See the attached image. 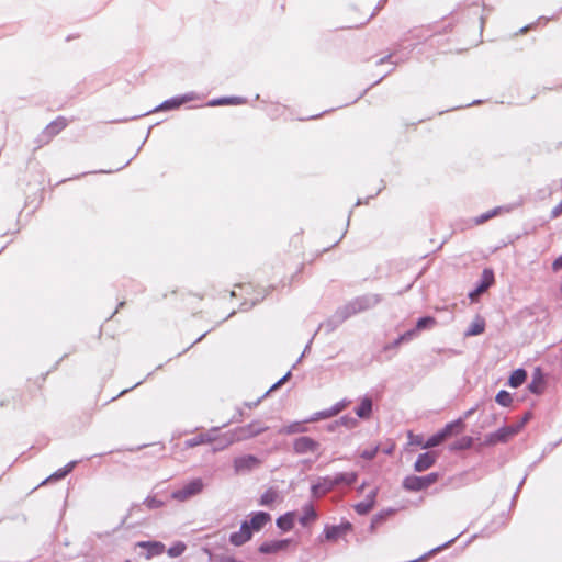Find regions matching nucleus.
Here are the masks:
<instances>
[{
  "mask_svg": "<svg viewBox=\"0 0 562 562\" xmlns=\"http://www.w3.org/2000/svg\"><path fill=\"white\" fill-rule=\"evenodd\" d=\"M268 429L261 422H252L246 426L238 427L231 432H227L223 436L222 440L224 441L223 446L218 447V449H223L236 441H243L256 437ZM217 450V448H215Z\"/></svg>",
  "mask_w": 562,
  "mask_h": 562,
  "instance_id": "1",
  "label": "nucleus"
},
{
  "mask_svg": "<svg viewBox=\"0 0 562 562\" xmlns=\"http://www.w3.org/2000/svg\"><path fill=\"white\" fill-rule=\"evenodd\" d=\"M378 301L379 300L376 296L357 299V300L348 303L340 310H338L336 313V316L339 318L340 322H342V321L347 319L348 317H350L351 315H355L359 312H362V311L373 306L374 304L378 303Z\"/></svg>",
  "mask_w": 562,
  "mask_h": 562,
  "instance_id": "2",
  "label": "nucleus"
},
{
  "mask_svg": "<svg viewBox=\"0 0 562 562\" xmlns=\"http://www.w3.org/2000/svg\"><path fill=\"white\" fill-rule=\"evenodd\" d=\"M464 424L462 419H457L452 423H449L445 426V428L437 432L436 435L428 438L423 445V449H429L439 446L448 437H450L454 431L459 432L463 429Z\"/></svg>",
  "mask_w": 562,
  "mask_h": 562,
  "instance_id": "3",
  "label": "nucleus"
},
{
  "mask_svg": "<svg viewBox=\"0 0 562 562\" xmlns=\"http://www.w3.org/2000/svg\"><path fill=\"white\" fill-rule=\"evenodd\" d=\"M203 488L204 483L202 479H194L184 484L181 488L173 491L171 497L179 502H186L189 498L200 494Z\"/></svg>",
  "mask_w": 562,
  "mask_h": 562,
  "instance_id": "4",
  "label": "nucleus"
},
{
  "mask_svg": "<svg viewBox=\"0 0 562 562\" xmlns=\"http://www.w3.org/2000/svg\"><path fill=\"white\" fill-rule=\"evenodd\" d=\"M438 477L439 476L437 473H430L425 476L411 475L404 480L403 486L408 491L417 492L425 490L436 483Z\"/></svg>",
  "mask_w": 562,
  "mask_h": 562,
  "instance_id": "5",
  "label": "nucleus"
},
{
  "mask_svg": "<svg viewBox=\"0 0 562 562\" xmlns=\"http://www.w3.org/2000/svg\"><path fill=\"white\" fill-rule=\"evenodd\" d=\"M522 429V424H516L512 426H505L499 428L498 430L491 432L486 436L487 445H496L499 442H506L512 437L517 435Z\"/></svg>",
  "mask_w": 562,
  "mask_h": 562,
  "instance_id": "6",
  "label": "nucleus"
},
{
  "mask_svg": "<svg viewBox=\"0 0 562 562\" xmlns=\"http://www.w3.org/2000/svg\"><path fill=\"white\" fill-rule=\"evenodd\" d=\"M260 460L252 456L246 454L234 460V469L237 473L249 472L260 465Z\"/></svg>",
  "mask_w": 562,
  "mask_h": 562,
  "instance_id": "7",
  "label": "nucleus"
},
{
  "mask_svg": "<svg viewBox=\"0 0 562 562\" xmlns=\"http://www.w3.org/2000/svg\"><path fill=\"white\" fill-rule=\"evenodd\" d=\"M67 120L61 116L49 123L42 133V138L44 143H49L57 134H59L67 126Z\"/></svg>",
  "mask_w": 562,
  "mask_h": 562,
  "instance_id": "8",
  "label": "nucleus"
},
{
  "mask_svg": "<svg viewBox=\"0 0 562 562\" xmlns=\"http://www.w3.org/2000/svg\"><path fill=\"white\" fill-rule=\"evenodd\" d=\"M437 458H438V454H437V452H434V451H428V452L419 454L414 464V470L416 472H424V471L430 469L435 464Z\"/></svg>",
  "mask_w": 562,
  "mask_h": 562,
  "instance_id": "9",
  "label": "nucleus"
},
{
  "mask_svg": "<svg viewBox=\"0 0 562 562\" xmlns=\"http://www.w3.org/2000/svg\"><path fill=\"white\" fill-rule=\"evenodd\" d=\"M252 532L249 529L248 520L244 521L240 526L239 531L233 532L229 537V541L234 546H241L251 539Z\"/></svg>",
  "mask_w": 562,
  "mask_h": 562,
  "instance_id": "10",
  "label": "nucleus"
},
{
  "mask_svg": "<svg viewBox=\"0 0 562 562\" xmlns=\"http://www.w3.org/2000/svg\"><path fill=\"white\" fill-rule=\"evenodd\" d=\"M290 540L289 539H284V540H273V541H268V542H263L260 547H259V552L263 553V554H273V553H278L280 551H284L288 549L289 544H290Z\"/></svg>",
  "mask_w": 562,
  "mask_h": 562,
  "instance_id": "11",
  "label": "nucleus"
},
{
  "mask_svg": "<svg viewBox=\"0 0 562 562\" xmlns=\"http://www.w3.org/2000/svg\"><path fill=\"white\" fill-rule=\"evenodd\" d=\"M319 443L310 437H300L294 441V450L296 453L314 452L318 449Z\"/></svg>",
  "mask_w": 562,
  "mask_h": 562,
  "instance_id": "12",
  "label": "nucleus"
},
{
  "mask_svg": "<svg viewBox=\"0 0 562 562\" xmlns=\"http://www.w3.org/2000/svg\"><path fill=\"white\" fill-rule=\"evenodd\" d=\"M137 547L147 550L145 558L150 560L153 557L159 555L165 551V544L159 541H140L136 543Z\"/></svg>",
  "mask_w": 562,
  "mask_h": 562,
  "instance_id": "13",
  "label": "nucleus"
},
{
  "mask_svg": "<svg viewBox=\"0 0 562 562\" xmlns=\"http://www.w3.org/2000/svg\"><path fill=\"white\" fill-rule=\"evenodd\" d=\"M271 520V516L265 512H257L252 514L249 524L251 532L261 530L267 522Z\"/></svg>",
  "mask_w": 562,
  "mask_h": 562,
  "instance_id": "14",
  "label": "nucleus"
},
{
  "mask_svg": "<svg viewBox=\"0 0 562 562\" xmlns=\"http://www.w3.org/2000/svg\"><path fill=\"white\" fill-rule=\"evenodd\" d=\"M351 528L350 524H341L338 526H327L325 528V538L330 541H335L346 535V532Z\"/></svg>",
  "mask_w": 562,
  "mask_h": 562,
  "instance_id": "15",
  "label": "nucleus"
},
{
  "mask_svg": "<svg viewBox=\"0 0 562 562\" xmlns=\"http://www.w3.org/2000/svg\"><path fill=\"white\" fill-rule=\"evenodd\" d=\"M334 487L335 486L331 481V477H329V476L323 477L319 480V482L317 484H314L312 486V494L314 496L318 497V496L325 495L326 493L331 491Z\"/></svg>",
  "mask_w": 562,
  "mask_h": 562,
  "instance_id": "16",
  "label": "nucleus"
},
{
  "mask_svg": "<svg viewBox=\"0 0 562 562\" xmlns=\"http://www.w3.org/2000/svg\"><path fill=\"white\" fill-rule=\"evenodd\" d=\"M494 282V274L492 270L485 269L482 273V282L476 288L474 292L470 294V297L473 299L475 295H480L481 293L485 292L491 284Z\"/></svg>",
  "mask_w": 562,
  "mask_h": 562,
  "instance_id": "17",
  "label": "nucleus"
},
{
  "mask_svg": "<svg viewBox=\"0 0 562 562\" xmlns=\"http://www.w3.org/2000/svg\"><path fill=\"white\" fill-rule=\"evenodd\" d=\"M317 519V513L313 505L307 504L302 508V516L299 521L302 526L307 527Z\"/></svg>",
  "mask_w": 562,
  "mask_h": 562,
  "instance_id": "18",
  "label": "nucleus"
},
{
  "mask_svg": "<svg viewBox=\"0 0 562 562\" xmlns=\"http://www.w3.org/2000/svg\"><path fill=\"white\" fill-rule=\"evenodd\" d=\"M357 473L356 472H348V473H339L335 477H331V481L334 483V486L345 484V485H351L357 481Z\"/></svg>",
  "mask_w": 562,
  "mask_h": 562,
  "instance_id": "19",
  "label": "nucleus"
},
{
  "mask_svg": "<svg viewBox=\"0 0 562 562\" xmlns=\"http://www.w3.org/2000/svg\"><path fill=\"white\" fill-rule=\"evenodd\" d=\"M375 495L376 492L373 491L367 496V498L363 502L357 504L355 506L357 513L361 515L369 513L373 508Z\"/></svg>",
  "mask_w": 562,
  "mask_h": 562,
  "instance_id": "20",
  "label": "nucleus"
},
{
  "mask_svg": "<svg viewBox=\"0 0 562 562\" xmlns=\"http://www.w3.org/2000/svg\"><path fill=\"white\" fill-rule=\"evenodd\" d=\"M294 518H295V513L289 512L285 515L280 516L277 519V526L284 531H289L294 526Z\"/></svg>",
  "mask_w": 562,
  "mask_h": 562,
  "instance_id": "21",
  "label": "nucleus"
},
{
  "mask_svg": "<svg viewBox=\"0 0 562 562\" xmlns=\"http://www.w3.org/2000/svg\"><path fill=\"white\" fill-rule=\"evenodd\" d=\"M372 412V401L369 397H363L359 407L356 409L358 417L367 419L370 417Z\"/></svg>",
  "mask_w": 562,
  "mask_h": 562,
  "instance_id": "22",
  "label": "nucleus"
},
{
  "mask_svg": "<svg viewBox=\"0 0 562 562\" xmlns=\"http://www.w3.org/2000/svg\"><path fill=\"white\" fill-rule=\"evenodd\" d=\"M526 378L527 372L524 369H517L510 374L508 385L512 387H518L526 381Z\"/></svg>",
  "mask_w": 562,
  "mask_h": 562,
  "instance_id": "23",
  "label": "nucleus"
},
{
  "mask_svg": "<svg viewBox=\"0 0 562 562\" xmlns=\"http://www.w3.org/2000/svg\"><path fill=\"white\" fill-rule=\"evenodd\" d=\"M278 499L279 493L274 488H269L261 495L259 505L271 506Z\"/></svg>",
  "mask_w": 562,
  "mask_h": 562,
  "instance_id": "24",
  "label": "nucleus"
},
{
  "mask_svg": "<svg viewBox=\"0 0 562 562\" xmlns=\"http://www.w3.org/2000/svg\"><path fill=\"white\" fill-rule=\"evenodd\" d=\"M213 438L209 434H201L194 438H191L184 442L186 447L193 448L195 446L211 442Z\"/></svg>",
  "mask_w": 562,
  "mask_h": 562,
  "instance_id": "25",
  "label": "nucleus"
},
{
  "mask_svg": "<svg viewBox=\"0 0 562 562\" xmlns=\"http://www.w3.org/2000/svg\"><path fill=\"white\" fill-rule=\"evenodd\" d=\"M484 328H485L484 321L481 319V318H477L476 321H474L470 325V327L465 331V336H476V335H480V334H482L484 331Z\"/></svg>",
  "mask_w": 562,
  "mask_h": 562,
  "instance_id": "26",
  "label": "nucleus"
},
{
  "mask_svg": "<svg viewBox=\"0 0 562 562\" xmlns=\"http://www.w3.org/2000/svg\"><path fill=\"white\" fill-rule=\"evenodd\" d=\"M192 100L191 97H183L180 99H172L164 102L157 110H168V109H175L180 106L186 101Z\"/></svg>",
  "mask_w": 562,
  "mask_h": 562,
  "instance_id": "27",
  "label": "nucleus"
},
{
  "mask_svg": "<svg viewBox=\"0 0 562 562\" xmlns=\"http://www.w3.org/2000/svg\"><path fill=\"white\" fill-rule=\"evenodd\" d=\"M436 325V319L431 316L422 317L418 319L416 324V330L420 331L424 329H429Z\"/></svg>",
  "mask_w": 562,
  "mask_h": 562,
  "instance_id": "28",
  "label": "nucleus"
},
{
  "mask_svg": "<svg viewBox=\"0 0 562 562\" xmlns=\"http://www.w3.org/2000/svg\"><path fill=\"white\" fill-rule=\"evenodd\" d=\"M76 465V461H71L69 462L65 468L56 471L55 473H53L48 480H60L63 477H65L69 472L72 471L74 467Z\"/></svg>",
  "mask_w": 562,
  "mask_h": 562,
  "instance_id": "29",
  "label": "nucleus"
},
{
  "mask_svg": "<svg viewBox=\"0 0 562 562\" xmlns=\"http://www.w3.org/2000/svg\"><path fill=\"white\" fill-rule=\"evenodd\" d=\"M302 431H304V427L302 426V424L301 423H293V424H291L289 426H285V427L281 428L279 430V434H288V435H290V434H296V432H302Z\"/></svg>",
  "mask_w": 562,
  "mask_h": 562,
  "instance_id": "30",
  "label": "nucleus"
},
{
  "mask_svg": "<svg viewBox=\"0 0 562 562\" xmlns=\"http://www.w3.org/2000/svg\"><path fill=\"white\" fill-rule=\"evenodd\" d=\"M495 401L502 406H509L513 398L512 395L506 391H501L497 393Z\"/></svg>",
  "mask_w": 562,
  "mask_h": 562,
  "instance_id": "31",
  "label": "nucleus"
},
{
  "mask_svg": "<svg viewBox=\"0 0 562 562\" xmlns=\"http://www.w3.org/2000/svg\"><path fill=\"white\" fill-rule=\"evenodd\" d=\"M186 550V544L183 542H177L168 549V555L171 558H177L181 555Z\"/></svg>",
  "mask_w": 562,
  "mask_h": 562,
  "instance_id": "32",
  "label": "nucleus"
},
{
  "mask_svg": "<svg viewBox=\"0 0 562 562\" xmlns=\"http://www.w3.org/2000/svg\"><path fill=\"white\" fill-rule=\"evenodd\" d=\"M472 443H473V440L471 437H463L459 441L453 443L451 449H454V450L469 449L472 446Z\"/></svg>",
  "mask_w": 562,
  "mask_h": 562,
  "instance_id": "33",
  "label": "nucleus"
},
{
  "mask_svg": "<svg viewBox=\"0 0 562 562\" xmlns=\"http://www.w3.org/2000/svg\"><path fill=\"white\" fill-rule=\"evenodd\" d=\"M212 562H241L228 554H213L211 555Z\"/></svg>",
  "mask_w": 562,
  "mask_h": 562,
  "instance_id": "34",
  "label": "nucleus"
},
{
  "mask_svg": "<svg viewBox=\"0 0 562 562\" xmlns=\"http://www.w3.org/2000/svg\"><path fill=\"white\" fill-rule=\"evenodd\" d=\"M144 505L148 508V509H155V508H159L162 506V502L157 499L156 497L154 496H148L145 501H144Z\"/></svg>",
  "mask_w": 562,
  "mask_h": 562,
  "instance_id": "35",
  "label": "nucleus"
},
{
  "mask_svg": "<svg viewBox=\"0 0 562 562\" xmlns=\"http://www.w3.org/2000/svg\"><path fill=\"white\" fill-rule=\"evenodd\" d=\"M336 416L331 408L318 412L315 414L313 418H311V422H316L319 419H326Z\"/></svg>",
  "mask_w": 562,
  "mask_h": 562,
  "instance_id": "36",
  "label": "nucleus"
},
{
  "mask_svg": "<svg viewBox=\"0 0 562 562\" xmlns=\"http://www.w3.org/2000/svg\"><path fill=\"white\" fill-rule=\"evenodd\" d=\"M541 385H542V380L541 378H533L532 382L528 385V389L535 393V394H539L541 393Z\"/></svg>",
  "mask_w": 562,
  "mask_h": 562,
  "instance_id": "37",
  "label": "nucleus"
},
{
  "mask_svg": "<svg viewBox=\"0 0 562 562\" xmlns=\"http://www.w3.org/2000/svg\"><path fill=\"white\" fill-rule=\"evenodd\" d=\"M349 404L348 401H341V402H338L336 403L333 407H330L333 409V412L335 413V415H338L341 411H344L347 405Z\"/></svg>",
  "mask_w": 562,
  "mask_h": 562,
  "instance_id": "38",
  "label": "nucleus"
},
{
  "mask_svg": "<svg viewBox=\"0 0 562 562\" xmlns=\"http://www.w3.org/2000/svg\"><path fill=\"white\" fill-rule=\"evenodd\" d=\"M417 334H418V330H416V327H415L414 329L408 330V331L404 333L403 335H401L400 336V340L408 341L413 337H415Z\"/></svg>",
  "mask_w": 562,
  "mask_h": 562,
  "instance_id": "39",
  "label": "nucleus"
},
{
  "mask_svg": "<svg viewBox=\"0 0 562 562\" xmlns=\"http://www.w3.org/2000/svg\"><path fill=\"white\" fill-rule=\"evenodd\" d=\"M290 375H291V372H288L282 379H280L277 383H274L266 394H268V393L277 390L279 386H281L285 381H288Z\"/></svg>",
  "mask_w": 562,
  "mask_h": 562,
  "instance_id": "40",
  "label": "nucleus"
},
{
  "mask_svg": "<svg viewBox=\"0 0 562 562\" xmlns=\"http://www.w3.org/2000/svg\"><path fill=\"white\" fill-rule=\"evenodd\" d=\"M376 452H378V447L369 449V450H364L361 453V457L364 459L371 460L376 456Z\"/></svg>",
  "mask_w": 562,
  "mask_h": 562,
  "instance_id": "41",
  "label": "nucleus"
},
{
  "mask_svg": "<svg viewBox=\"0 0 562 562\" xmlns=\"http://www.w3.org/2000/svg\"><path fill=\"white\" fill-rule=\"evenodd\" d=\"M409 439L412 445H417L423 448V445H425L423 437L420 435L414 436L412 432H409Z\"/></svg>",
  "mask_w": 562,
  "mask_h": 562,
  "instance_id": "42",
  "label": "nucleus"
},
{
  "mask_svg": "<svg viewBox=\"0 0 562 562\" xmlns=\"http://www.w3.org/2000/svg\"><path fill=\"white\" fill-rule=\"evenodd\" d=\"M498 212V209L493 210L492 212L483 214L477 223H483L490 218H492L494 215H496Z\"/></svg>",
  "mask_w": 562,
  "mask_h": 562,
  "instance_id": "43",
  "label": "nucleus"
},
{
  "mask_svg": "<svg viewBox=\"0 0 562 562\" xmlns=\"http://www.w3.org/2000/svg\"><path fill=\"white\" fill-rule=\"evenodd\" d=\"M233 101L231 99H218V100H213L210 102V105H222V104H228V103H232Z\"/></svg>",
  "mask_w": 562,
  "mask_h": 562,
  "instance_id": "44",
  "label": "nucleus"
},
{
  "mask_svg": "<svg viewBox=\"0 0 562 562\" xmlns=\"http://www.w3.org/2000/svg\"><path fill=\"white\" fill-rule=\"evenodd\" d=\"M562 214V201L552 210V216L558 217Z\"/></svg>",
  "mask_w": 562,
  "mask_h": 562,
  "instance_id": "45",
  "label": "nucleus"
},
{
  "mask_svg": "<svg viewBox=\"0 0 562 562\" xmlns=\"http://www.w3.org/2000/svg\"><path fill=\"white\" fill-rule=\"evenodd\" d=\"M552 268L555 271L562 269V256L554 260Z\"/></svg>",
  "mask_w": 562,
  "mask_h": 562,
  "instance_id": "46",
  "label": "nucleus"
},
{
  "mask_svg": "<svg viewBox=\"0 0 562 562\" xmlns=\"http://www.w3.org/2000/svg\"><path fill=\"white\" fill-rule=\"evenodd\" d=\"M529 418H530V413H527L519 424H522V427H524L526 425V423L529 420Z\"/></svg>",
  "mask_w": 562,
  "mask_h": 562,
  "instance_id": "47",
  "label": "nucleus"
},
{
  "mask_svg": "<svg viewBox=\"0 0 562 562\" xmlns=\"http://www.w3.org/2000/svg\"><path fill=\"white\" fill-rule=\"evenodd\" d=\"M259 402H260V400H258V401H257V402H255V403L247 404V406H248L249 408H252V407H255L256 405H258V403H259Z\"/></svg>",
  "mask_w": 562,
  "mask_h": 562,
  "instance_id": "48",
  "label": "nucleus"
},
{
  "mask_svg": "<svg viewBox=\"0 0 562 562\" xmlns=\"http://www.w3.org/2000/svg\"><path fill=\"white\" fill-rule=\"evenodd\" d=\"M474 412V409H470L465 413V417H468L469 415H471L472 413Z\"/></svg>",
  "mask_w": 562,
  "mask_h": 562,
  "instance_id": "49",
  "label": "nucleus"
},
{
  "mask_svg": "<svg viewBox=\"0 0 562 562\" xmlns=\"http://www.w3.org/2000/svg\"><path fill=\"white\" fill-rule=\"evenodd\" d=\"M404 340H400V337L396 339L395 341V346L400 345L401 342H403Z\"/></svg>",
  "mask_w": 562,
  "mask_h": 562,
  "instance_id": "50",
  "label": "nucleus"
},
{
  "mask_svg": "<svg viewBox=\"0 0 562 562\" xmlns=\"http://www.w3.org/2000/svg\"><path fill=\"white\" fill-rule=\"evenodd\" d=\"M125 562H131L130 560H126Z\"/></svg>",
  "mask_w": 562,
  "mask_h": 562,
  "instance_id": "51",
  "label": "nucleus"
}]
</instances>
